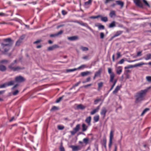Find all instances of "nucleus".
I'll return each mask as SVG.
<instances>
[{"label":"nucleus","mask_w":151,"mask_h":151,"mask_svg":"<svg viewBox=\"0 0 151 151\" xmlns=\"http://www.w3.org/2000/svg\"><path fill=\"white\" fill-rule=\"evenodd\" d=\"M3 42L0 43L2 49L4 50L2 51V53L3 54H6L10 50V47L11 46L12 40L10 38L4 39L3 40Z\"/></svg>","instance_id":"nucleus-1"},{"label":"nucleus","mask_w":151,"mask_h":151,"mask_svg":"<svg viewBox=\"0 0 151 151\" xmlns=\"http://www.w3.org/2000/svg\"><path fill=\"white\" fill-rule=\"evenodd\" d=\"M147 91V90L145 89L141 90L139 92L137 93L136 96V99L135 103H137L143 101L144 99V97L146 96Z\"/></svg>","instance_id":"nucleus-2"},{"label":"nucleus","mask_w":151,"mask_h":151,"mask_svg":"<svg viewBox=\"0 0 151 151\" xmlns=\"http://www.w3.org/2000/svg\"><path fill=\"white\" fill-rule=\"evenodd\" d=\"M17 60H15L14 61V62L11 63L9 65H8V68L11 71L14 72L18 71L21 70H22L24 69V68H21L19 66H14V65L15 63H17Z\"/></svg>","instance_id":"nucleus-3"},{"label":"nucleus","mask_w":151,"mask_h":151,"mask_svg":"<svg viewBox=\"0 0 151 151\" xmlns=\"http://www.w3.org/2000/svg\"><path fill=\"white\" fill-rule=\"evenodd\" d=\"M108 73L110 74V82H113L114 78L115 77V74L112 71V69L111 68H108Z\"/></svg>","instance_id":"nucleus-4"},{"label":"nucleus","mask_w":151,"mask_h":151,"mask_svg":"<svg viewBox=\"0 0 151 151\" xmlns=\"http://www.w3.org/2000/svg\"><path fill=\"white\" fill-rule=\"evenodd\" d=\"M15 81L17 83H21L24 81L26 79L21 76H16L14 78Z\"/></svg>","instance_id":"nucleus-5"},{"label":"nucleus","mask_w":151,"mask_h":151,"mask_svg":"<svg viewBox=\"0 0 151 151\" xmlns=\"http://www.w3.org/2000/svg\"><path fill=\"white\" fill-rule=\"evenodd\" d=\"M133 2L135 5L141 8H143V4L142 3V0H133Z\"/></svg>","instance_id":"nucleus-6"},{"label":"nucleus","mask_w":151,"mask_h":151,"mask_svg":"<svg viewBox=\"0 0 151 151\" xmlns=\"http://www.w3.org/2000/svg\"><path fill=\"white\" fill-rule=\"evenodd\" d=\"M147 64L146 63H144L143 62H141L140 63H138L135 64L134 65V66H133L132 65H129L127 67H124L125 69H128L130 68H133V67H139L143 65H146Z\"/></svg>","instance_id":"nucleus-7"},{"label":"nucleus","mask_w":151,"mask_h":151,"mask_svg":"<svg viewBox=\"0 0 151 151\" xmlns=\"http://www.w3.org/2000/svg\"><path fill=\"white\" fill-rule=\"evenodd\" d=\"M113 132H114L112 130H111L110 132L109 139V149H111V145L112 144V140L113 139L114 136V135L113 134Z\"/></svg>","instance_id":"nucleus-8"},{"label":"nucleus","mask_w":151,"mask_h":151,"mask_svg":"<svg viewBox=\"0 0 151 151\" xmlns=\"http://www.w3.org/2000/svg\"><path fill=\"white\" fill-rule=\"evenodd\" d=\"M107 112V110L106 107H103L102 109L101 110L100 114L103 119L105 118Z\"/></svg>","instance_id":"nucleus-9"},{"label":"nucleus","mask_w":151,"mask_h":151,"mask_svg":"<svg viewBox=\"0 0 151 151\" xmlns=\"http://www.w3.org/2000/svg\"><path fill=\"white\" fill-rule=\"evenodd\" d=\"M80 124H77L75 127L73 128V130L70 132L72 135H74L77 132L79 131L80 128Z\"/></svg>","instance_id":"nucleus-10"},{"label":"nucleus","mask_w":151,"mask_h":151,"mask_svg":"<svg viewBox=\"0 0 151 151\" xmlns=\"http://www.w3.org/2000/svg\"><path fill=\"white\" fill-rule=\"evenodd\" d=\"M103 101H104V99H103L102 100L101 103L98 106H97L96 107V108L93 109L92 111H91L90 112V114L91 115H93V114H95L96 113L98 112V111L100 109V106L101 105Z\"/></svg>","instance_id":"nucleus-11"},{"label":"nucleus","mask_w":151,"mask_h":151,"mask_svg":"<svg viewBox=\"0 0 151 151\" xmlns=\"http://www.w3.org/2000/svg\"><path fill=\"white\" fill-rule=\"evenodd\" d=\"M123 32V31L121 30L116 31L115 34H114L113 36L111 37L109 41H111L114 37L119 36L121 35Z\"/></svg>","instance_id":"nucleus-12"},{"label":"nucleus","mask_w":151,"mask_h":151,"mask_svg":"<svg viewBox=\"0 0 151 151\" xmlns=\"http://www.w3.org/2000/svg\"><path fill=\"white\" fill-rule=\"evenodd\" d=\"M70 147L72 149V151H77L81 149V147L79 145H71Z\"/></svg>","instance_id":"nucleus-13"},{"label":"nucleus","mask_w":151,"mask_h":151,"mask_svg":"<svg viewBox=\"0 0 151 151\" xmlns=\"http://www.w3.org/2000/svg\"><path fill=\"white\" fill-rule=\"evenodd\" d=\"M77 23L79 24L81 26H83L84 27H86L87 29H89L91 31H92L93 30L91 29V28L88 26V24L86 23H83L82 22H76Z\"/></svg>","instance_id":"nucleus-14"},{"label":"nucleus","mask_w":151,"mask_h":151,"mask_svg":"<svg viewBox=\"0 0 151 151\" xmlns=\"http://www.w3.org/2000/svg\"><path fill=\"white\" fill-rule=\"evenodd\" d=\"M24 38V37L22 36H21L16 42L15 44V45L17 46H19L20 44L22 42V40H23Z\"/></svg>","instance_id":"nucleus-15"},{"label":"nucleus","mask_w":151,"mask_h":151,"mask_svg":"<svg viewBox=\"0 0 151 151\" xmlns=\"http://www.w3.org/2000/svg\"><path fill=\"white\" fill-rule=\"evenodd\" d=\"M92 0H88V1L85 2L84 6L86 8H88L91 4Z\"/></svg>","instance_id":"nucleus-16"},{"label":"nucleus","mask_w":151,"mask_h":151,"mask_svg":"<svg viewBox=\"0 0 151 151\" xmlns=\"http://www.w3.org/2000/svg\"><path fill=\"white\" fill-rule=\"evenodd\" d=\"M79 39L78 36H73L68 37V39L71 41H74L78 40Z\"/></svg>","instance_id":"nucleus-17"},{"label":"nucleus","mask_w":151,"mask_h":151,"mask_svg":"<svg viewBox=\"0 0 151 151\" xmlns=\"http://www.w3.org/2000/svg\"><path fill=\"white\" fill-rule=\"evenodd\" d=\"M59 46L57 45H54L51 46L47 48V50L49 51H51L54 50L55 49L58 48Z\"/></svg>","instance_id":"nucleus-18"},{"label":"nucleus","mask_w":151,"mask_h":151,"mask_svg":"<svg viewBox=\"0 0 151 151\" xmlns=\"http://www.w3.org/2000/svg\"><path fill=\"white\" fill-rule=\"evenodd\" d=\"M91 116H89L87 117L85 120V122L88 124V126L91 125Z\"/></svg>","instance_id":"nucleus-19"},{"label":"nucleus","mask_w":151,"mask_h":151,"mask_svg":"<svg viewBox=\"0 0 151 151\" xmlns=\"http://www.w3.org/2000/svg\"><path fill=\"white\" fill-rule=\"evenodd\" d=\"M142 3L143 4V6H147L149 8H150V6L149 3L146 0H142Z\"/></svg>","instance_id":"nucleus-20"},{"label":"nucleus","mask_w":151,"mask_h":151,"mask_svg":"<svg viewBox=\"0 0 151 151\" xmlns=\"http://www.w3.org/2000/svg\"><path fill=\"white\" fill-rule=\"evenodd\" d=\"M116 5L120 6L121 8L123 7L124 5V2L121 1H116Z\"/></svg>","instance_id":"nucleus-21"},{"label":"nucleus","mask_w":151,"mask_h":151,"mask_svg":"<svg viewBox=\"0 0 151 151\" xmlns=\"http://www.w3.org/2000/svg\"><path fill=\"white\" fill-rule=\"evenodd\" d=\"M82 129L83 132L86 131L88 128V126H87L85 123H83L82 125Z\"/></svg>","instance_id":"nucleus-22"},{"label":"nucleus","mask_w":151,"mask_h":151,"mask_svg":"<svg viewBox=\"0 0 151 151\" xmlns=\"http://www.w3.org/2000/svg\"><path fill=\"white\" fill-rule=\"evenodd\" d=\"M6 66L0 64V71L1 72H4L6 70Z\"/></svg>","instance_id":"nucleus-23"},{"label":"nucleus","mask_w":151,"mask_h":151,"mask_svg":"<svg viewBox=\"0 0 151 151\" xmlns=\"http://www.w3.org/2000/svg\"><path fill=\"white\" fill-rule=\"evenodd\" d=\"M103 143L102 144V145L103 146H104L105 149L106 150L107 149L106 146L107 140L106 137H104L103 139Z\"/></svg>","instance_id":"nucleus-24"},{"label":"nucleus","mask_w":151,"mask_h":151,"mask_svg":"<svg viewBox=\"0 0 151 151\" xmlns=\"http://www.w3.org/2000/svg\"><path fill=\"white\" fill-rule=\"evenodd\" d=\"M122 66L118 67L116 71V73L118 75L120 74L122 71Z\"/></svg>","instance_id":"nucleus-25"},{"label":"nucleus","mask_w":151,"mask_h":151,"mask_svg":"<svg viewBox=\"0 0 151 151\" xmlns=\"http://www.w3.org/2000/svg\"><path fill=\"white\" fill-rule=\"evenodd\" d=\"M76 108L78 109L83 110L86 108V107L82 104H79L77 106Z\"/></svg>","instance_id":"nucleus-26"},{"label":"nucleus","mask_w":151,"mask_h":151,"mask_svg":"<svg viewBox=\"0 0 151 151\" xmlns=\"http://www.w3.org/2000/svg\"><path fill=\"white\" fill-rule=\"evenodd\" d=\"M121 86H116L114 90L113 91V93L114 94L117 93L118 91L120 89Z\"/></svg>","instance_id":"nucleus-27"},{"label":"nucleus","mask_w":151,"mask_h":151,"mask_svg":"<svg viewBox=\"0 0 151 151\" xmlns=\"http://www.w3.org/2000/svg\"><path fill=\"white\" fill-rule=\"evenodd\" d=\"M9 62L8 60L3 59L0 60V64L2 65L3 64H6L9 63Z\"/></svg>","instance_id":"nucleus-28"},{"label":"nucleus","mask_w":151,"mask_h":151,"mask_svg":"<svg viewBox=\"0 0 151 151\" xmlns=\"http://www.w3.org/2000/svg\"><path fill=\"white\" fill-rule=\"evenodd\" d=\"M116 26V22L115 21H113L109 24V28H111L115 27Z\"/></svg>","instance_id":"nucleus-29"},{"label":"nucleus","mask_w":151,"mask_h":151,"mask_svg":"<svg viewBox=\"0 0 151 151\" xmlns=\"http://www.w3.org/2000/svg\"><path fill=\"white\" fill-rule=\"evenodd\" d=\"M99 115H96L93 117V120L94 122H98L99 120Z\"/></svg>","instance_id":"nucleus-30"},{"label":"nucleus","mask_w":151,"mask_h":151,"mask_svg":"<svg viewBox=\"0 0 151 151\" xmlns=\"http://www.w3.org/2000/svg\"><path fill=\"white\" fill-rule=\"evenodd\" d=\"M103 83L102 82H100L98 83V90L99 91L101 90L103 86Z\"/></svg>","instance_id":"nucleus-31"},{"label":"nucleus","mask_w":151,"mask_h":151,"mask_svg":"<svg viewBox=\"0 0 151 151\" xmlns=\"http://www.w3.org/2000/svg\"><path fill=\"white\" fill-rule=\"evenodd\" d=\"M7 87L13 85L14 83V81H10L6 82Z\"/></svg>","instance_id":"nucleus-32"},{"label":"nucleus","mask_w":151,"mask_h":151,"mask_svg":"<svg viewBox=\"0 0 151 151\" xmlns=\"http://www.w3.org/2000/svg\"><path fill=\"white\" fill-rule=\"evenodd\" d=\"M91 73V72L89 71H87L86 72H84L81 73V75L82 76H86L88 74Z\"/></svg>","instance_id":"nucleus-33"},{"label":"nucleus","mask_w":151,"mask_h":151,"mask_svg":"<svg viewBox=\"0 0 151 151\" xmlns=\"http://www.w3.org/2000/svg\"><path fill=\"white\" fill-rule=\"evenodd\" d=\"M116 16L115 12L114 11H112L109 14V16L111 18L115 17Z\"/></svg>","instance_id":"nucleus-34"},{"label":"nucleus","mask_w":151,"mask_h":151,"mask_svg":"<svg viewBox=\"0 0 151 151\" xmlns=\"http://www.w3.org/2000/svg\"><path fill=\"white\" fill-rule=\"evenodd\" d=\"M101 68H100L96 72L94 75H96L97 77L99 76L101 74Z\"/></svg>","instance_id":"nucleus-35"},{"label":"nucleus","mask_w":151,"mask_h":151,"mask_svg":"<svg viewBox=\"0 0 151 151\" xmlns=\"http://www.w3.org/2000/svg\"><path fill=\"white\" fill-rule=\"evenodd\" d=\"M59 109V108L58 107H57L55 106H53L50 109V111H53L58 110Z\"/></svg>","instance_id":"nucleus-36"},{"label":"nucleus","mask_w":151,"mask_h":151,"mask_svg":"<svg viewBox=\"0 0 151 151\" xmlns=\"http://www.w3.org/2000/svg\"><path fill=\"white\" fill-rule=\"evenodd\" d=\"M144 58L146 60L150 59L151 58V54L148 53L146 55V57Z\"/></svg>","instance_id":"nucleus-37"},{"label":"nucleus","mask_w":151,"mask_h":151,"mask_svg":"<svg viewBox=\"0 0 151 151\" xmlns=\"http://www.w3.org/2000/svg\"><path fill=\"white\" fill-rule=\"evenodd\" d=\"M100 17H101V21L105 22H106L108 21V18L107 17H103L101 16Z\"/></svg>","instance_id":"nucleus-38"},{"label":"nucleus","mask_w":151,"mask_h":151,"mask_svg":"<svg viewBox=\"0 0 151 151\" xmlns=\"http://www.w3.org/2000/svg\"><path fill=\"white\" fill-rule=\"evenodd\" d=\"M150 110V109L148 108H146L142 112V113H141V116H142L143 115L145 114L146 112L147 111H149Z\"/></svg>","instance_id":"nucleus-39"},{"label":"nucleus","mask_w":151,"mask_h":151,"mask_svg":"<svg viewBox=\"0 0 151 151\" xmlns=\"http://www.w3.org/2000/svg\"><path fill=\"white\" fill-rule=\"evenodd\" d=\"M101 101V99H96L94 100L93 104L94 105H96L99 101Z\"/></svg>","instance_id":"nucleus-40"},{"label":"nucleus","mask_w":151,"mask_h":151,"mask_svg":"<svg viewBox=\"0 0 151 151\" xmlns=\"http://www.w3.org/2000/svg\"><path fill=\"white\" fill-rule=\"evenodd\" d=\"M80 49L83 51H88V49L87 47H84L82 46H81Z\"/></svg>","instance_id":"nucleus-41"},{"label":"nucleus","mask_w":151,"mask_h":151,"mask_svg":"<svg viewBox=\"0 0 151 151\" xmlns=\"http://www.w3.org/2000/svg\"><path fill=\"white\" fill-rule=\"evenodd\" d=\"M89 139L88 138H85L83 139V141L86 145L88 143Z\"/></svg>","instance_id":"nucleus-42"},{"label":"nucleus","mask_w":151,"mask_h":151,"mask_svg":"<svg viewBox=\"0 0 151 151\" xmlns=\"http://www.w3.org/2000/svg\"><path fill=\"white\" fill-rule=\"evenodd\" d=\"M7 87V86L6 82L0 85V88H5Z\"/></svg>","instance_id":"nucleus-43"},{"label":"nucleus","mask_w":151,"mask_h":151,"mask_svg":"<svg viewBox=\"0 0 151 151\" xmlns=\"http://www.w3.org/2000/svg\"><path fill=\"white\" fill-rule=\"evenodd\" d=\"M99 30L104 29V27L102 25H99L97 26Z\"/></svg>","instance_id":"nucleus-44"},{"label":"nucleus","mask_w":151,"mask_h":151,"mask_svg":"<svg viewBox=\"0 0 151 151\" xmlns=\"http://www.w3.org/2000/svg\"><path fill=\"white\" fill-rule=\"evenodd\" d=\"M124 61H125V60L124 59H121L120 61H119L117 63V64H122L124 63Z\"/></svg>","instance_id":"nucleus-45"},{"label":"nucleus","mask_w":151,"mask_h":151,"mask_svg":"<svg viewBox=\"0 0 151 151\" xmlns=\"http://www.w3.org/2000/svg\"><path fill=\"white\" fill-rule=\"evenodd\" d=\"M64 96H63L61 97H60L59 98H58L56 101V103H59L60 101L63 99V97Z\"/></svg>","instance_id":"nucleus-46"},{"label":"nucleus","mask_w":151,"mask_h":151,"mask_svg":"<svg viewBox=\"0 0 151 151\" xmlns=\"http://www.w3.org/2000/svg\"><path fill=\"white\" fill-rule=\"evenodd\" d=\"M90 81H91V77H89L86 78V81H83L82 83H85L86 82H88Z\"/></svg>","instance_id":"nucleus-47"},{"label":"nucleus","mask_w":151,"mask_h":151,"mask_svg":"<svg viewBox=\"0 0 151 151\" xmlns=\"http://www.w3.org/2000/svg\"><path fill=\"white\" fill-rule=\"evenodd\" d=\"M19 92V91L18 90H17L13 92L12 93V95L14 96L17 95Z\"/></svg>","instance_id":"nucleus-48"},{"label":"nucleus","mask_w":151,"mask_h":151,"mask_svg":"<svg viewBox=\"0 0 151 151\" xmlns=\"http://www.w3.org/2000/svg\"><path fill=\"white\" fill-rule=\"evenodd\" d=\"M60 151H65L64 147L62 145H61L59 147Z\"/></svg>","instance_id":"nucleus-49"},{"label":"nucleus","mask_w":151,"mask_h":151,"mask_svg":"<svg viewBox=\"0 0 151 151\" xmlns=\"http://www.w3.org/2000/svg\"><path fill=\"white\" fill-rule=\"evenodd\" d=\"M142 51L141 50L140 51H138L137 52L136 55V57H138L141 56L142 55Z\"/></svg>","instance_id":"nucleus-50"},{"label":"nucleus","mask_w":151,"mask_h":151,"mask_svg":"<svg viewBox=\"0 0 151 151\" xmlns=\"http://www.w3.org/2000/svg\"><path fill=\"white\" fill-rule=\"evenodd\" d=\"M58 128L59 130H63L64 128V127L63 126H61V125H58Z\"/></svg>","instance_id":"nucleus-51"},{"label":"nucleus","mask_w":151,"mask_h":151,"mask_svg":"<svg viewBox=\"0 0 151 151\" xmlns=\"http://www.w3.org/2000/svg\"><path fill=\"white\" fill-rule=\"evenodd\" d=\"M42 40L41 39L38 40H37L33 42V44H37L42 42Z\"/></svg>","instance_id":"nucleus-52"},{"label":"nucleus","mask_w":151,"mask_h":151,"mask_svg":"<svg viewBox=\"0 0 151 151\" xmlns=\"http://www.w3.org/2000/svg\"><path fill=\"white\" fill-rule=\"evenodd\" d=\"M147 80L149 82H151V76H147L146 77Z\"/></svg>","instance_id":"nucleus-53"},{"label":"nucleus","mask_w":151,"mask_h":151,"mask_svg":"<svg viewBox=\"0 0 151 151\" xmlns=\"http://www.w3.org/2000/svg\"><path fill=\"white\" fill-rule=\"evenodd\" d=\"M86 65H83L81 66H80L78 68V69H83L85 68H86Z\"/></svg>","instance_id":"nucleus-54"},{"label":"nucleus","mask_w":151,"mask_h":151,"mask_svg":"<svg viewBox=\"0 0 151 151\" xmlns=\"http://www.w3.org/2000/svg\"><path fill=\"white\" fill-rule=\"evenodd\" d=\"M81 83V81H79L77 83L75 84L73 86V88H74L76 86H77L79 84H80Z\"/></svg>","instance_id":"nucleus-55"},{"label":"nucleus","mask_w":151,"mask_h":151,"mask_svg":"<svg viewBox=\"0 0 151 151\" xmlns=\"http://www.w3.org/2000/svg\"><path fill=\"white\" fill-rule=\"evenodd\" d=\"M116 55H117L116 58L117 59L119 58L121 56V53L120 52H117L116 53Z\"/></svg>","instance_id":"nucleus-56"},{"label":"nucleus","mask_w":151,"mask_h":151,"mask_svg":"<svg viewBox=\"0 0 151 151\" xmlns=\"http://www.w3.org/2000/svg\"><path fill=\"white\" fill-rule=\"evenodd\" d=\"M104 37V34L103 32H101L100 33V37L101 39H103Z\"/></svg>","instance_id":"nucleus-57"},{"label":"nucleus","mask_w":151,"mask_h":151,"mask_svg":"<svg viewBox=\"0 0 151 151\" xmlns=\"http://www.w3.org/2000/svg\"><path fill=\"white\" fill-rule=\"evenodd\" d=\"M114 0H105V1L104 2V4H106L108 3L110 1H113Z\"/></svg>","instance_id":"nucleus-58"},{"label":"nucleus","mask_w":151,"mask_h":151,"mask_svg":"<svg viewBox=\"0 0 151 151\" xmlns=\"http://www.w3.org/2000/svg\"><path fill=\"white\" fill-rule=\"evenodd\" d=\"M63 15H64L67 14V12L65 10H62L61 12Z\"/></svg>","instance_id":"nucleus-59"},{"label":"nucleus","mask_w":151,"mask_h":151,"mask_svg":"<svg viewBox=\"0 0 151 151\" xmlns=\"http://www.w3.org/2000/svg\"><path fill=\"white\" fill-rule=\"evenodd\" d=\"M63 32V31L62 30H60V31L58 32V33H56L57 36H58V35L61 34Z\"/></svg>","instance_id":"nucleus-60"},{"label":"nucleus","mask_w":151,"mask_h":151,"mask_svg":"<svg viewBox=\"0 0 151 151\" xmlns=\"http://www.w3.org/2000/svg\"><path fill=\"white\" fill-rule=\"evenodd\" d=\"M19 85L18 84H15L11 88L12 90L14 89L16 87L18 86Z\"/></svg>","instance_id":"nucleus-61"},{"label":"nucleus","mask_w":151,"mask_h":151,"mask_svg":"<svg viewBox=\"0 0 151 151\" xmlns=\"http://www.w3.org/2000/svg\"><path fill=\"white\" fill-rule=\"evenodd\" d=\"M56 36H57L56 34H52L50 35V37H55Z\"/></svg>","instance_id":"nucleus-62"},{"label":"nucleus","mask_w":151,"mask_h":151,"mask_svg":"<svg viewBox=\"0 0 151 151\" xmlns=\"http://www.w3.org/2000/svg\"><path fill=\"white\" fill-rule=\"evenodd\" d=\"M49 1L50 2H51L52 4L55 2L56 0H47Z\"/></svg>","instance_id":"nucleus-63"},{"label":"nucleus","mask_w":151,"mask_h":151,"mask_svg":"<svg viewBox=\"0 0 151 151\" xmlns=\"http://www.w3.org/2000/svg\"><path fill=\"white\" fill-rule=\"evenodd\" d=\"M91 85H92V84L90 83V84H88L87 85H86L83 86V87L85 88H87V87H88V86H91Z\"/></svg>","instance_id":"nucleus-64"}]
</instances>
